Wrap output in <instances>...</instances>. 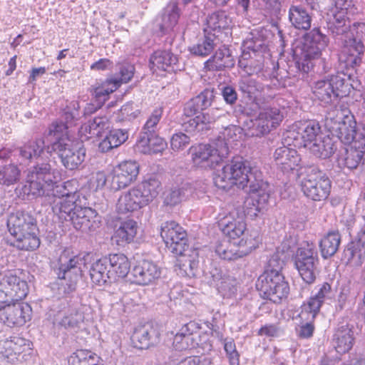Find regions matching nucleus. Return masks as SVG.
Masks as SVG:
<instances>
[{
    "mask_svg": "<svg viewBox=\"0 0 365 365\" xmlns=\"http://www.w3.org/2000/svg\"><path fill=\"white\" fill-rule=\"evenodd\" d=\"M250 76H242L238 81V88L244 94L248 95L251 97L255 95L260 88V86L257 82L250 78Z\"/></svg>",
    "mask_w": 365,
    "mask_h": 365,
    "instance_id": "680f3d73",
    "label": "nucleus"
},
{
    "mask_svg": "<svg viewBox=\"0 0 365 365\" xmlns=\"http://www.w3.org/2000/svg\"><path fill=\"white\" fill-rule=\"evenodd\" d=\"M177 56L167 50H158L150 58V67L153 72H174L178 70Z\"/></svg>",
    "mask_w": 365,
    "mask_h": 365,
    "instance_id": "cd10ccee",
    "label": "nucleus"
},
{
    "mask_svg": "<svg viewBox=\"0 0 365 365\" xmlns=\"http://www.w3.org/2000/svg\"><path fill=\"white\" fill-rule=\"evenodd\" d=\"M356 121L354 116L347 109H334L329 111L325 119V125L332 135L344 144H349L337 157L339 168L349 170L356 168L365 153V137L356 139Z\"/></svg>",
    "mask_w": 365,
    "mask_h": 365,
    "instance_id": "7ed1b4c3",
    "label": "nucleus"
},
{
    "mask_svg": "<svg viewBox=\"0 0 365 365\" xmlns=\"http://www.w3.org/2000/svg\"><path fill=\"white\" fill-rule=\"evenodd\" d=\"M230 57V55L226 54L225 51L219 49L205 63V68L208 70H222L225 67L228 66L227 60Z\"/></svg>",
    "mask_w": 365,
    "mask_h": 365,
    "instance_id": "4d7b16f0",
    "label": "nucleus"
},
{
    "mask_svg": "<svg viewBox=\"0 0 365 365\" xmlns=\"http://www.w3.org/2000/svg\"><path fill=\"white\" fill-rule=\"evenodd\" d=\"M135 71L134 66L129 63L122 64L119 67V76L110 78L111 83H118V87L122 83H126L133 76Z\"/></svg>",
    "mask_w": 365,
    "mask_h": 365,
    "instance_id": "e2e57ef3",
    "label": "nucleus"
},
{
    "mask_svg": "<svg viewBox=\"0 0 365 365\" xmlns=\"http://www.w3.org/2000/svg\"><path fill=\"white\" fill-rule=\"evenodd\" d=\"M111 279L116 280L124 278L130 271V264L128 257L123 254H111L107 257Z\"/></svg>",
    "mask_w": 365,
    "mask_h": 365,
    "instance_id": "f704fd0d",
    "label": "nucleus"
},
{
    "mask_svg": "<svg viewBox=\"0 0 365 365\" xmlns=\"http://www.w3.org/2000/svg\"><path fill=\"white\" fill-rule=\"evenodd\" d=\"M348 83L340 75H331L328 78L319 80L314 83L312 92L316 98L324 104H329L348 93Z\"/></svg>",
    "mask_w": 365,
    "mask_h": 365,
    "instance_id": "4468645a",
    "label": "nucleus"
},
{
    "mask_svg": "<svg viewBox=\"0 0 365 365\" xmlns=\"http://www.w3.org/2000/svg\"><path fill=\"white\" fill-rule=\"evenodd\" d=\"M214 97L213 91L210 89L204 90L199 95L186 103L184 107L185 115L189 118L200 113L201 111L211 106Z\"/></svg>",
    "mask_w": 365,
    "mask_h": 365,
    "instance_id": "2f4dec72",
    "label": "nucleus"
},
{
    "mask_svg": "<svg viewBox=\"0 0 365 365\" xmlns=\"http://www.w3.org/2000/svg\"><path fill=\"white\" fill-rule=\"evenodd\" d=\"M160 235L168 250L175 255H186L188 245L185 230L175 221L162 224Z\"/></svg>",
    "mask_w": 365,
    "mask_h": 365,
    "instance_id": "f3484780",
    "label": "nucleus"
},
{
    "mask_svg": "<svg viewBox=\"0 0 365 365\" xmlns=\"http://www.w3.org/2000/svg\"><path fill=\"white\" fill-rule=\"evenodd\" d=\"M163 113V109L162 107L154 108L148 115L140 134H145V135L148 134L150 135L157 133Z\"/></svg>",
    "mask_w": 365,
    "mask_h": 365,
    "instance_id": "603ef678",
    "label": "nucleus"
},
{
    "mask_svg": "<svg viewBox=\"0 0 365 365\" xmlns=\"http://www.w3.org/2000/svg\"><path fill=\"white\" fill-rule=\"evenodd\" d=\"M61 173L49 163L37 162L27 170L26 181L19 185L15 192L22 200H34L46 195L52 196V210L60 220L69 221L77 205L76 202L78 194L70 190L72 182L66 181L58 184Z\"/></svg>",
    "mask_w": 365,
    "mask_h": 365,
    "instance_id": "f257e3e1",
    "label": "nucleus"
},
{
    "mask_svg": "<svg viewBox=\"0 0 365 365\" xmlns=\"http://www.w3.org/2000/svg\"><path fill=\"white\" fill-rule=\"evenodd\" d=\"M332 6L327 20V29L341 48L339 61L346 69H355L362 61L365 47L360 39L351 33L349 16L358 13V8L353 0H331Z\"/></svg>",
    "mask_w": 365,
    "mask_h": 365,
    "instance_id": "f03ea898",
    "label": "nucleus"
},
{
    "mask_svg": "<svg viewBox=\"0 0 365 365\" xmlns=\"http://www.w3.org/2000/svg\"><path fill=\"white\" fill-rule=\"evenodd\" d=\"M139 173V165L135 161H125L113 170L111 186L115 190L124 188L135 180Z\"/></svg>",
    "mask_w": 365,
    "mask_h": 365,
    "instance_id": "4be33fe9",
    "label": "nucleus"
},
{
    "mask_svg": "<svg viewBox=\"0 0 365 365\" xmlns=\"http://www.w3.org/2000/svg\"><path fill=\"white\" fill-rule=\"evenodd\" d=\"M110 127L109 117L106 115H98L83 124L78 130L81 141L93 137H100Z\"/></svg>",
    "mask_w": 365,
    "mask_h": 365,
    "instance_id": "a878e982",
    "label": "nucleus"
},
{
    "mask_svg": "<svg viewBox=\"0 0 365 365\" xmlns=\"http://www.w3.org/2000/svg\"><path fill=\"white\" fill-rule=\"evenodd\" d=\"M166 146V142L156 133L150 135L140 134L135 144V149L141 153L151 155L162 153Z\"/></svg>",
    "mask_w": 365,
    "mask_h": 365,
    "instance_id": "7c9ffc66",
    "label": "nucleus"
},
{
    "mask_svg": "<svg viewBox=\"0 0 365 365\" xmlns=\"http://www.w3.org/2000/svg\"><path fill=\"white\" fill-rule=\"evenodd\" d=\"M118 88V83H111L110 79H108L101 86L96 88L93 95L99 106H101L108 99L109 95L114 92Z\"/></svg>",
    "mask_w": 365,
    "mask_h": 365,
    "instance_id": "13d9d810",
    "label": "nucleus"
},
{
    "mask_svg": "<svg viewBox=\"0 0 365 365\" xmlns=\"http://www.w3.org/2000/svg\"><path fill=\"white\" fill-rule=\"evenodd\" d=\"M89 274L92 282L98 286L113 280L111 279L107 264V257H103L94 262L90 267Z\"/></svg>",
    "mask_w": 365,
    "mask_h": 365,
    "instance_id": "4c0bfd02",
    "label": "nucleus"
},
{
    "mask_svg": "<svg viewBox=\"0 0 365 365\" xmlns=\"http://www.w3.org/2000/svg\"><path fill=\"white\" fill-rule=\"evenodd\" d=\"M212 277L215 286L224 298H230L237 293V282L234 277L222 274L215 269L214 272H212Z\"/></svg>",
    "mask_w": 365,
    "mask_h": 365,
    "instance_id": "72a5a7b5",
    "label": "nucleus"
},
{
    "mask_svg": "<svg viewBox=\"0 0 365 365\" xmlns=\"http://www.w3.org/2000/svg\"><path fill=\"white\" fill-rule=\"evenodd\" d=\"M45 148L47 149V146L45 145L44 140L43 138H36L29 140L23 146L19 148L16 152L21 162H24L33 158H38L43 153Z\"/></svg>",
    "mask_w": 365,
    "mask_h": 365,
    "instance_id": "ea45409f",
    "label": "nucleus"
},
{
    "mask_svg": "<svg viewBox=\"0 0 365 365\" xmlns=\"http://www.w3.org/2000/svg\"><path fill=\"white\" fill-rule=\"evenodd\" d=\"M148 205L140 189L136 187L123 192L116 205L119 213H128L138 210Z\"/></svg>",
    "mask_w": 365,
    "mask_h": 365,
    "instance_id": "393cba45",
    "label": "nucleus"
},
{
    "mask_svg": "<svg viewBox=\"0 0 365 365\" xmlns=\"http://www.w3.org/2000/svg\"><path fill=\"white\" fill-rule=\"evenodd\" d=\"M307 176L302 180L303 193L314 201L325 200L329 195L331 182L328 176L316 166L304 168Z\"/></svg>",
    "mask_w": 365,
    "mask_h": 365,
    "instance_id": "f8f14e48",
    "label": "nucleus"
},
{
    "mask_svg": "<svg viewBox=\"0 0 365 365\" xmlns=\"http://www.w3.org/2000/svg\"><path fill=\"white\" fill-rule=\"evenodd\" d=\"M273 158L277 166L283 172H289L296 169L301 162V158L295 149L287 146L277 148Z\"/></svg>",
    "mask_w": 365,
    "mask_h": 365,
    "instance_id": "c85d7f7f",
    "label": "nucleus"
},
{
    "mask_svg": "<svg viewBox=\"0 0 365 365\" xmlns=\"http://www.w3.org/2000/svg\"><path fill=\"white\" fill-rule=\"evenodd\" d=\"M128 135L127 129H112L100 142L99 150L103 153H106L113 148H118L128 140Z\"/></svg>",
    "mask_w": 365,
    "mask_h": 365,
    "instance_id": "58836bf2",
    "label": "nucleus"
},
{
    "mask_svg": "<svg viewBox=\"0 0 365 365\" xmlns=\"http://www.w3.org/2000/svg\"><path fill=\"white\" fill-rule=\"evenodd\" d=\"M131 274L134 282L140 285H148L156 279L161 274L160 267L154 262L148 260L138 262L133 268Z\"/></svg>",
    "mask_w": 365,
    "mask_h": 365,
    "instance_id": "b1692460",
    "label": "nucleus"
},
{
    "mask_svg": "<svg viewBox=\"0 0 365 365\" xmlns=\"http://www.w3.org/2000/svg\"><path fill=\"white\" fill-rule=\"evenodd\" d=\"M354 342L353 327L341 324L336 329L333 336V344L337 353L343 354L352 348Z\"/></svg>",
    "mask_w": 365,
    "mask_h": 365,
    "instance_id": "c756f323",
    "label": "nucleus"
},
{
    "mask_svg": "<svg viewBox=\"0 0 365 365\" xmlns=\"http://www.w3.org/2000/svg\"><path fill=\"white\" fill-rule=\"evenodd\" d=\"M344 259L352 267H361L365 262V230H361L347 245Z\"/></svg>",
    "mask_w": 365,
    "mask_h": 365,
    "instance_id": "5701e85b",
    "label": "nucleus"
},
{
    "mask_svg": "<svg viewBox=\"0 0 365 365\" xmlns=\"http://www.w3.org/2000/svg\"><path fill=\"white\" fill-rule=\"evenodd\" d=\"M289 20L297 29L308 30L311 27L312 16L302 6H291L289 9Z\"/></svg>",
    "mask_w": 365,
    "mask_h": 365,
    "instance_id": "79ce46f5",
    "label": "nucleus"
},
{
    "mask_svg": "<svg viewBox=\"0 0 365 365\" xmlns=\"http://www.w3.org/2000/svg\"><path fill=\"white\" fill-rule=\"evenodd\" d=\"M8 231L11 238L8 244L22 251H34L39 247L41 241L35 219L28 213H11L7 219Z\"/></svg>",
    "mask_w": 365,
    "mask_h": 365,
    "instance_id": "0eeeda50",
    "label": "nucleus"
},
{
    "mask_svg": "<svg viewBox=\"0 0 365 365\" xmlns=\"http://www.w3.org/2000/svg\"><path fill=\"white\" fill-rule=\"evenodd\" d=\"M160 334L157 328L151 324H145L136 328L131 336L135 346L139 349H148L160 342Z\"/></svg>",
    "mask_w": 365,
    "mask_h": 365,
    "instance_id": "bb28decb",
    "label": "nucleus"
},
{
    "mask_svg": "<svg viewBox=\"0 0 365 365\" xmlns=\"http://www.w3.org/2000/svg\"><path fill=\"white\" fill-rule=\"evenodd\" d=\"M301 307V312L298 317L301 320V324L297 328V332L299 337L302 339H309L312 336L314 326V321L317 314L309 313V310H306Z\"/></svg>",
    "mask_w": 365,
    "mask_h": 365,
    "instance_id": "c03bdc74",
    "label": "nucleus"
},
{
    "mask_svg": "<svg viewBox=\"0 0 365 365\" xmlns=\"http://www.w3.org/2000/svg\"><path fill=\"white\" fill-rule=\"evenodd\" d=\"M137 187L148 205L161 191V183L156 177H150L138 185Z\"/></svg>",
    "mask_w": 365,
    "mask_h": 365,
    "instance_id": "de8ad7c7",
    "label": "nucleus"
},
{
    "mask_svg": "<svg viewBox=\"0 0 365 365\" xmlns=\"http://www.w3.org/2000/svg\"><path fill=\"white\" fill-rule=\"evenodd\" d=\"M215 46L214 38L210 36H205L202 39H200L196 44L190 47V51L195 56H206L213 51Z\"/></svg>",
    "mask_w": 365,
    "mask_h": 365,
    "instance_id": "6e6d98bb",
    "label": "nucleus"
},
{
    "mask_svg": "<svg viewBox=\"0 0 365 365\" xmlns=\"http://www.w3.org/2000/svg\"><path fill=\"white\" fill-rule=\"evenodd\" d=\"M70 222L74 228L83 232L95 231L100 225V217L96 211L91 207H81L76 208Z\"/></svg>",
    "mask_w": 365,
    "mask_h": 365,
    "instance_id": "412c9836",
    "label": "nucleus"
},
{
    "mask_svg": "<svg viewBox=\"0 0 365 365\" xmlns=\"http://www.w3.org/2000/svg\"><path fill=\"white\" fill-rule=\"evenodd\" d=\"M247 190L250 196L245 201V214L251 218L262 212L268 202L270 194L269 185L262 179H255Z\"/></svg>",
    "mask_w": 365,
    "mask_h": 365,
    "instance_id": "dca6fc26",
    "label": "nucleus"
},
{
    "mask_svg": "<svg viewBox=\"0 0 365 365\" xmlns=\"http://www.w3.org/2000/svg\"><path fill=\"white\" fill-rule=\"evenodd\" d=\"M197 115L194 118H190L187 120H185L182 123V127L187 133H194L195 131L202 130L201 123H199Z\"/></svg>",
    "mask_w": 365,
    "mask_h": 365,
    "instance_id": "774afa93",
    "label": "nucleus"
},
{
    "mask_svg": "<svg viewBox=\"0 0 365 365\" xmlns=\"http://www.w3.org/2000/svg\"><path fill=\"white\" fill-rule=\"evenodd\" d=\"M329 44V38L319 28H314L304 34L302 40L294 49V56L298 69L304 73L313 71L323 75L331 69V64L322 58V51Z\"/></svg>",
    "mask_w": 365,
    "mask_h": 365,
    "instance_id": "20e7f679",
    "label": "nucleus"
},
{
    "mask_svg": "<svg viewBox=\"0 0 365 365\" xmlns=\"http://www.w3.org/2000/svg\"><path fill=\"white\" fill-rule=\"evenodd\" d=\"M31 312L27 303L11 302L0 308V321L8 327L23 326L31 319Z\"/></svg>",
    "mask_w": 365,
    "mask_h": 365,
    "instance_id": "aec40b11",
    "label": "nucleus"
},
{
    "mask_svg": "<svg viewBox=\"0 0 365 365\" xmlns=\"http://www.w3.org/2000/svg\"><path fill=\"white\" fill-rule=\"evenodd\" d=\"M178 1H171L163 9L161 14L160 29L163 32L173 31L178 24L180 12L178 7Z\"/></svg>",
    "mask_w": 365,
    "mask_h": 365,
    "instance_id": "e433bc0d",
    "label": "nucleus"
},
{
    "mask_svg": "<svg viewBox=\"0 0 365 365\" xmlns=\"http://www.w3.org/2000/svg\"><path fill=\"white\" fill-rule=\"evenodd\" d=\"M28 292L27 282L21 279L14 271L0 273V303L21 301Z\"/></svg>",
    "mask_w": 365,
    "mask_h": 365,
    "instance_id": "2eb2a0df",
    "label": "nucleus"
},
{
    "mask_svg": "<svg viewBox=\"0 0 365 365\" xmlns=\"http://www.w3.org/2000/svg\"><path fill=\"white\" fill-rule=\"evenodd\" d=\"M207 25L214 31L229 30L234 26L233 18L225 11H218L208 16Z\"/></svg>",
    "mask_w": 365,
    "mask_h": 365,
    "instance_id": "a19ab883",
    "label": "nucleus"
},
{
    "mask_svg": "<svg viewBox=\"0 0 365 365\" xmlns=\"http://www.w3.org/2000/svg\"><path fill=\"white\" fill-rule=\"evenodd\" d=\"M189 143L190 137L182 133L173 134L170 140L171 148L175 151L183 150Z\"/></svg>",
    "mask_w": 365,
    "mask_h": 365,
    "instance_id": "0e129e2a",
    "label": "nucleus"
},
{
    "mask_svg": "<svg viewBox=\"0 0 365 365\" xmlns=\"http://www.w3.org/2000/svg\"><path fill=\"white\" fill-rule=\"evenodd\" d=\"M21 170L14 163L0 166V185L9 187L20 179Z\"/></svg>",
    "mask_w": 365,
    "mask_h": 365,
    "instance_id": "8fccbe9b",
    "label": "nucleus"
},
{
    "mask_svg": "<svg viewBox=\"0 0 365 365\" xmlns=\"http://www.w3.org/2000/svg\"><path fill=\"white\" fill-rule=\"evenodd\" d=\"M255 179H261V173L253 171L250 163L242 157H234L230 162L215 172L213 180L216 187L222 190L229 189L233 185L245 190L249 188Z\"/></svg>",
    "mask_w": 365,
    "mask_h": 365,
    "instance_id": "1a4fd4ad",
    "label": "nucleus"
},
{
    "mask_svg": "<svg viewBox=\"0 0 365 365\" xmlns=\"http://www.w3.org/2000/svg\"><path fill=\"white\" fill-rule=\"evenodd\" d=\"M308 149L316 157L326 159L334 153L336 148L331 138H324L322 139V137H320L318 140H315L313 144L309 145Z\"/></svg>",
    "mask_w": 365,
    "mask_h": 365,
    "instance_id": "49530a36",
    "label": "nucleus"
},
{
    "mask_svg": "<svg viewBox=\"0 0 365 365\" xmlns=\"http://www.w3.org/2000/svg\"><path fill=\"white\" fill-rule=\"evenodd\" d=\"M138 230V223L135 220L125 219L120 222L119 226L115 229L113 239L119 245L130 244L134 241Z\"/></svg>",
    "mask_w": 365,
    "mask_h": 365,
    "instance_id": "473e14b6",
    "label": "nucleus"
},
{
    "mask_svg": "<svg viewBox=\"0 0 365 365\" xmlns=\"http://www.w3.org/2000/svg\"><path fill=\"white\" fill-rule=\"evenodd\" d=\"M99 362L100 357L86 349L76 351L68 359L69 365H100Z\"/></svg>",
    "mask_w": 365,
    "mask_h": 365,
    "instance_id": "09e8293b",
    "label": "nucleus"
},
{
    "mask_svg": "<svg viewBox=\"0 0 365 365\" xmlns=\"http://www.w3.org/2000/svg\"><path fill=\"white\" fill-rule=\"evenodd\" d=\"M189 324H185L173 339V346L176 350L182 351L190 348L191 332L189 330Z\"/></svg>",
    "mask_w": 365,
    "mask_h": 365,
    "instance_id": "bf43d9fd",
    "label": "nucleus"
},
{
    "mask_svg": "<svg viewBox=\"0 0 365 365\" xmlns=\"http://www.w3.org/2000/svg\"><path fill=\"white\" fill-rule=\"evenodd\" d=\"M249 53H242L239 59L238 66L247 76L257 74L262 70L263 63L262 59H248Z\"/></svg>",
    "mask_w": 365,
    "mask_h": 365,
    "instance_id": "864d4df0",
    "label": "nucleus"
},
{
    "mask_svg": "<svg viewBox=\"0 0 365 365\" xmlns=\"http://www.w3.org/2000/svg\"><path fill=\"white\" fill-rule=\"evenodd\" d=\"M29 341L24 338L13 336L12 356L19 355L26 349H29Z\"/></svg>",
    "mask_w": 365,
    "mask_h": 365,
    "instance_id": "69168bd1",
    "label": "nucleus"
},
{
    "mask_svg": "<svg viewBox=\"0 0 365 365\" xmlns=\"http://www.w3.org/2000/svg\"><path fill=\"white\" fill-rule=\"evenodd\" d=\"M64 130H66V127L63 125H53L50 131L53 139H50L51 145H47V153L55 152L63 165L66 169L73 170L78 168L85 160L86 148L83 141L71 140Z\"/></svg>",
    "mask_w": 365,
    "mask_h": 365,
    "instance_id": "6e6552de",
    "label": "nucleus"
},
{
    "mask_svg": "<svg viewBox=\"0 0 365 365\" xmlns=\"http://www.w3.org/2000/svg\"><path fill=\"white\" fill-rule=\"evenodd\" d=\"M219 226L225 235L232 242H222L215 248L216 254L225 260H235L249 254L254 248L251 238L245 234L246 223L242 217L231 215L221 219Z\"/></svg>",
    "mask_w": 365,
    "mask_h": 365,
    "instance_id": "39448f33",
    "label": "nucleus"
},
{
    "mask_svg": "<svg viewBox=\"0 0 365 365\" xmlns=\"http://www.w3.org/2000/svg\"><path fill=\"white\" fill-rule=\"evenodd\" d=\"M85 256L65 250L58 259V294L64 297L75 291L76 284L86 267Z\"/></svg>",
    "mask_w": 365,
    "mask_h": 365,
    "instance_id": "9d476101",
    "label": "nucleus"
},
{
    "mask_svg": "<svg viewBox=\"0 0 365 365\" xmlns=\"http://www.w3.org/2000/svg\"><path fill=\"white\" fill-rule=\"evenodd\" d=\"M341 242V235L337 230L329 231L319 242L322 257L327 259L338 250Z\"/></svg>",
    "mask_w": 365,
    "mask_h": 365,
    "instance_id": "37998d69",
    "label": "nucleus"
},
{
    "mask_svg": "<svg viewBox=\"0 0 365 365\" xmlns=\"http://www.w3.org/2000/svg\"><path fill=\"white\" fill-rule=\"evenodd\" d=\"M140 113L138 106L133 102L125 103L119 110L118 120H132Z\"/></svg>",
    "mask_w": 365,
    "mask_h": 365,
    "instance_id": "052dcab7",
    "label": "nucleus"
},
{
    "mask_svg": "<svg viewBox=\"0 0 365 365\" xmlns=\"http://www.w3.org/2000/svg\"><path fill=\"white\" fill-rule=\"evenodd\" d=\"M283 119L280 110L275 107H267L262 109L258 115L253 120L250 128L251 135L260 136L267 134L279 125Z\"/></svg>",
    "mask_w": 365,
    "mask_h": 365,
    "instance_id": "6ab92c4d",
    "label": "nucleus"
},
{
    "mask_svg": "<svg viewBox=\"0 0 365 365\" xmlns=\"http://www.w3.org/2000/svg\"><path fill=\"white\" fill-rule=\"evenodd\" d=\"M322 135L321 126L317 121L297 122L293 130L289 131L288 138L294 140V146L309 148Z\"/></svg>",
    "mask_w": 365,
    "mask_h": 365,
    "instance_id": "a211bd4d",
    "label": "nucleus"
},
{
    "mask_svg": "<svg viewBox=\"0 0 365 365\" xmlns=\"http://www.w3.org/2000/svg\"><path fill=\"white\" fill-rule=\"evenodd\" d=\"M239 130L234 125L227 127L212 143L192 146L190 153L193 164L202 168H215L227 158L230 141L235 140L236 132Z\"/></svg>",
    "mask_w": 365,
    "mask_h": 365,
    "instance_id": "423d86ee",
    "label": "nucleus"
},
{
    "mask_svg": "<svg viewBox=\"0 0 365 365\" xmlns=\"http://www.w3.org/2000/svg\"><path fill=\"white\" fill-rule=\"evenodd\" d=\"M83 314L75 307H69L62 314L58 324L68 330H76L83 322Z\"/></svg>",
    "mask_w": 365,
    "mask_h": 365,
    "instance_id": "a18cd8bd",
    "label": "nucleus"
},
{
    "mask_svg": "<svg viewBox=\"0 0 365 365\" xmlns=\"http://www.w3.org/2000/svg\"><path fill=\"white\" fill-rule=\"evenodd\" d=\"M332 293L331 286L328 282H324L317 286V292L311 297L307 302H304L301 307L306 310H309V313L318 314L320 308L324 302L331 297Z\"/></svg>",
    "mask_w": 365,
    "mask_h": 365,
    "instance_id": "c9c22d12",
    "label": "nucleus"
},
{
    "mask_svg": "<svg viewBox=\"0 0 365 365\" xmlns=\"http://www.w3.org/2000/svg\"><path fill=\"white\" fill-rule=\"evenodd\" d=\"M294 265L303 281L312 284L316 279V270L319 264L318 253L313 242H304L298 247L294 257Z\"/></svg>",
    "mask_w": 365,
    "mask_h": 365,
    "instance_id": "ddd939ff",
    "label": "nucleus"
},
{
    "mask_svg": "<svg viewBox=\"0 0 365 365\" xmlns=\"http://www.w3.org/2000/svg\"><path fill=\"white\" fill-rule=\"evenodd\" d=\"M256 287L264 299L278 304L287 297L289 286L284 275L278 270L264 272L258 278Z\"/></svg>",
    "mask_w": 365,
    "mask_h": 365,
    "instance_id": "9b49d317",
    "label": "nucleus"
},
{
    "mask_svg": "<svg viewBox=\"0 0 365 365\" xmlns=\"http://www.w3.org/2000/svg\"><path fill=\"white\" fill-rule=\"evenodd\" d=\"M79 105L78 102L73 101L70 103V106H67L66 109L63 110L62 114V118L65 120V123H53L51 127L49 128L48 138L53 139V135H50V131L53 128V125H63L66 127V130H64V132H66L68 134V125L71 124L72 122L75 120H77L79 118V112H78Z\"/></svg>",
    "mask_w": 365,
    "mask_h": 365,
    "instance_id": "5fc2aeb1",
    "label": "nucleus"
},
{
    "mask_svg": "<svg viewBox=\"0 0 365 365\" xmlns=\"http://www.w3.org/2000/svg\"><path fill=\"white\" fill-rule=\"evenodd\" d=\"M198 266V261L195 259H186L180 264L182 269L188 277H194L196 274V270Z\"/></svg>",
    "mask_w": 365,
    "mask_h": 365,
    "instance_id": "338daca9",
    "label": "nucleus"
},
{
    "mask_svg": "<svg viewBox=\"0 0 365 365\" xmlns=\"http://www.w3.org/2000/svg\"><path fill=\"white\" fill-rule=\"evenodd\" d=\"M191 188L187 184H181L172 187L165 194L164 202L166 205L174 206L183 201L189 194Z\"/></svg>",
    "mask_w": 365,
    "mask_h": 365,
    "instance_id": "3c124183",
    "label": "nucleus"
}]
</instances>
